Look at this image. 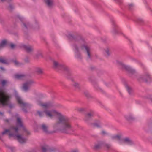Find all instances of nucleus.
Returning <instances> with one entry per match:
<instances>
[{"label": "nucleus", "mask_w": 152, "mask_h": 152, "mask_svg": "<svg viewBox=\"0 0 152 152\" xmlns=\"http://www.w3.org/2000/svg\"><path fill=\"white\" fill-rule=\"evenodd\" d=\"M45 116L52 119L56 116L58 117V120L54 125V127L61 132L69 133L68 130L72 129V127L70 120L68 118L56 110H45Z\"/></svg>", "instance_id": "f257e3e1"}, {"label": "nucleus", "mask_w": 152, "mask_h": 152, "mask_svg": "<svg viewBox=\"0 0 152 152\" xmlns=\"http://www.w3.org/2000/svg\"><path fill=\"white\" fill-rule=\"evenodd\" d=\"M69 39L72 41L77 42L80 45V48L76 44L73 45V47L75 51V57L79 59L82 58L80 50L83 51L87 55L88 58L90 59L92 56V50L88 44L81 37L78 36H75L72 34H69Z\"/></svg>", "instance_id": "f03ea898"}, {"label": "nucleus", "mask_w": 152, "mask_h": 152, "mask_svg": "<svg viewBox=\"0 0 152 152\" xmlns=\"http://www.w3.org/2000/svg\"><path fill=\"white\" fill-rule=\"evenodd\" d=\"M16 125V127L12 126L9 129L5 130L0 134V139H1L3 135L9 133L10 137H13L16 139L20 143L23 144L26 143L27 141V139L23 137L22 135L17 134L18 128L20 127H22L25 134H29L30 132L23 126L21 119L20 117H18L17 118Z\"/></svg>", "instance_id": "7ed1b4c3"}, {"label": "nucleus", "mask_w": 152, "mask_h": 152, "mask_svg": "<svg viewBox=\"0 0 152 152\" xmlns=\"http://www.w3.org/2000/svg\"><path fill=\"white\" fill-rule=\"evenodd\" d=\"M11 96L2 90H0V104L3 106L9 105L10 107H13V105H10Z\"/></svg>", "instance_id": "20e7f679"}, {"label": "nucleus", "mask_w": 152, "mask_h": 152, "mask_svg": "<svg viewBox=\"0 0 152 152\" xmlns=\"http://www.w3.org/2000/svg\"><path fill=\"white\" fill-rule=\"evenodd\" d=\"M138 80L140 82H149L151 81V78L150 75L148 73H146L145 75L139 76Z\"/></svg>", "instance_id": "39448f33"}, {"label": "nucleus", "mask_w": 152, "mask_h": 152, "mask_svg": "<svg viewBox=\"0 0 152 152\" xmlns=\"http://www.w3.org/2000/svg\"><path fill=\"white\" fill-rule=\"evenodd\" d=\"M53 67L56 69H63L64 70L68 71L69 68L65 65L59 64L56 61L53 62Z\"/></svg>", "instance_id": "423d86ee"}, {"label": "nucleus", "mask_w": 152, "mask_h": 152, "mask_svg": "<svg viewBox=\"0 0 152 152\" xmlns=\"http://www.w3.org/2000/svg\"><path fill=\"white\" fill-rule=\"evenodd\" d=\"M116 63L118 65L121 66L122 67L125 69L129 72L133 74L135 72V70L131 68L129 66L124 65L121 61H116Z\"/></svg>", "instance_id": "0eeeda50"}, {"label": "nucleus", "mask_w": 152, "mask_h": 152, "mask_svg": "<svg viewBox=\"0 0 152 152\" xmlns=\"http://www.w3.org/2000/svg\"><path fill=\"white\" fill-rule=\"evenodd\" d=\"M34 83V81L32 80L27 81L23 84L22 86L23 89L25 91H27Z\"/></svg>", "instance_id": "6e6552de"}, {"label": "nucleus", "mask_w": 152, "mask_h": 152, "mask_svg": "<svg viewBox=\"0 0 152 152\" xmlns=\"http://www.w3.org/2000/svg\"><path fill=\"white\" fill-rule=\"evenodd\" d=\"M37 104L44 108H50L54 106V104L53 102H49L46 103H42L40 102H38Z\"/></svg>", "instance_id": "1a4fd4ad"}, {"label": "nucleus", "mask_w": 152, "mask_h": 152, "mask_svg": "<svg viewBox=\"0 0 152 152\" xmlns=\"http://www.w3.org/2000/svg\"><path fill=\"white\" fill-rule=\"evenodd\" d=\"M20 46L21 48L24 49L26 51L29 53L32 52L34 50L33 47L30 45H26L23 44H21Z\"/></svg>", "instance_id": "9d476101"}, {"label": "nucleus", "mask_w": 152, "mask_h": 152, "mask_svg": "<svg viewBox=\"0 0 152 152\" xmlns=\"http://www.w3.org/2000/svg\"><path fill=\"white\" fill-rule=\"evenodd\" d=\"M16 98L18 104H19L21 107H25L27 108L28 107V104L27 103L24 102L18 95H16Z\"/></svg>", "instance_id": "9b49d317"}, {"label": "nucleus", "mask_w": 152, "mask_h": 152, "mask_svg": "<svg viewBox=\"0 0 152 152\" xmlns=\"http://www.w3.org/2000/svg\"><path fill=\"white\" fill-rule=\"evenodd\" d=\"M44 1L49 8L52 7L53 5V0H45Z\"/></svg>", "instance_id": "f8f14e48"}, {"label": "nucleus", "mask_w": 152, "mask_h": 152, "mask_svg": "<svg viewBox=\"0 0 152 152\" xmlns=\"http://www.w3.org/2000/svg\"><path fill=\"white\" fill-rule=\"evenodd\" d=\"M41 128L44 132L45 133L48 132V126L47 125L44 124H42L41 126Z\"/></svg>", "instance_id": "ddd939ff"}, {"label": "nucleus", "mask_w": 152, "mask_h": 152, "mask_svg": "<svg viewBox=\"0 0 152 152\" xmlns=\"http://www.w3.org/2000/svg\"><path fill=\"white\" fill-rule=\"evenodd\" d=\"M94 115V113L93 111H91L88 113L86 116V120L87 121L91 117H93Z\"/></svg>", "instance_id": "4468645a"}, {"label": "nucleus", "mask_w": 152, "mask_h": 152, "mask_svg": "<svg viewBox=\"0 0 152 152\" xmlns=\"http://www.w3.org/2000/svg\"><path fill=\"white\" fill-rule=\"evenodd\" d=\"M25 77V76L23 74H17L15 75L14 77L15 78L23 80Z\"/></svg>", "instance_id": "2eb2a0df"}, {"label": "nucleus", "mask_w": 152, "mask_h": 152, "mask_svg": "<svg viewBox=\"0 0 152 152\" xmlns=\"http://www.w3.org/2000/svg\"><path fill=\"white\" fill-rule=\"evenodd\" d=\"M126 88L129 94L131 95H133V91L132 88L128 86H126Z\"/></svg>", "instance_id": "dca6fc26"}, {"label": "nucleus", "mask_w": 152, "mask_h": 152, "mask_svg": "<svg viewBox=\"0 0 152 152\" xmlns=\"http://www.w3.org/2000/svg\"><path fill=\"white\" fill-rule=\"evenodd\" d=\"M124 117L128 121H130L134 119V118L132 115L131 114L126 115Z\"/></svg>", "instance_id": "f3484780"}, {"label": "nucleus", "mask_w": 152, "mask_h": 152, "mask_svg": "<svg viewBox=\"0 0 152 152\" xmlns=\"http://www.w3.org/2000/svg\"><path fill=\"white\" fill-rule=\"evenodd\" d=\"M35 72L39 75L42 74L43 72V70L40 67H36L35 69Z\"/></svg>", "instance_id": "a211bd4d"}, {"label": "nucleus", "mask_w": 152, "mask_h": 152, "mask_svg": "<svg viewBox=\"0 0 152 152\" xmlns=\"http://www.w3.org/2000/svg\"><path fill=\"white\" fill-rule=\"evenodd\" d=\"M124 142H126L127 144L128 145H131L133 143V142L129 138H126L123 140Z\"/></svg>", "instance_id": "6ab92c4d"}, {"label": "nucleus", "mask_w": 152, "mask_h": 152, "mask_svg": "<svg viewBox=\"0 0 152 152\" xmlns=\"http://www.w3.org/2000/svg\"><path fill=\"white\" fill-rule=\"evenodd\" d=\"M93 85H94V87L98 91L103 92V91L100 88H99L98 85V84L96 83L95 82H94L93 83Z\"/></svg>", "instance_id": "aec40b11"}, {"label": "nucleus", "mask_w": 152, "mask_h": 152, "mask_svg": "<svg viewBox=\"0 0 152 152\" xmlns=\"http://www.w3.org/2000/svg\"><path fill=\"white\" fill-rule=\"evenodd\" d=\"M121 135L117 134L115 135L112 136L111 138L112 139H116L118 140H120L121 139Z\"/></svg>", "instance_id": "412c9836"}, {"label": "nucleus", "mask_w": 152, "mask_h": 152, "mask_svg": "<svg viewBox=\"0 0 152 152\" xmlns=\"http://www.w3.org/2000/svg\"><path fill=\"white\" fill-rule=\"evenodd\" d=\"M23 26L25 28H31L29 23L28 22H26V23H23Z\"/></svg>", "instance_id": "4be33fe9"}, {"label": "nucleus", "mask_w": 152, "mask_h": 152, "mask_svg": "<svg viewBox=\"0 0 152 152\" xmlns=\"http://www.w3.org/2000/svg\"><path fill=\"white\" fill-rule=\"evenodd\" d=\"M37 113L39 116L40 117H43L45 115V110L43 111H40L38 110L37 112Z\"/></svg>", "instance_id": "5701e85b"}, {"label": "nucleus", "mask_w": 152, "mask_h": 152, "mask_svg": "<svg viewBox=\"0 0 152 152\" xmlns=\"http://www.w3.org/2000/svg\"><path fill=\"white\" fill-rule=\"evenodd\" d=\"M6 41L5 40H2L0 44V49L4 47L6 45Z\"/></svg>", "instance_id": "b1692460"}, {"label": "nucleus", "mask_w": 152, "mask_h": 152, "mask_svg": "<svg viewBox=\"0 0 152 152\" xmlns=\"http://www.w3.org/2000/svg\"><path fill=\"white\" fill-rule=\"evenodd\" d=\"M42 54L41 51H38L37 52L35 55V58H38L39 57L42 56Z\"/></svg>", "instance_id": "393cba45"}, {"label": "nucleus", "mask_w": 152, "mask_h": 152, "mask_svg": "<svg viewBox=\"0 0 152 152\" xmlns=\"http://www.w3.org/2000/svg\"><path fill=\"white\" fill-rule=\"evenodd\" d=\"M0 63L4 64H7L8 63V61L7 60L4 58L0 57Z\"/></svg>", "instance_id": "a878e982"}, {"label": "nucleus", "mask_w": 152, "mask_h": 152, "mask_svg": "<svg viewBox=\"0 0 152 152\" xmlns=\"http://www.w3.org/2000/svg\"><path fill=\"white\" fill-rule=\"evenodd\" d=\"M91 126L93 127L99 128L101 126V124L100 123L92 124H91Z\"/></svg>", "instance_id": "bb28decb"}, {"label": "nucleus", "mask_w": 152, "mask_h": 152, "mask_svg": "<svg viewBox=\"0 0 152 152\" xmlns=\"http://www.w3.org/2000/svg\"><path fill=\"white\" fill-rule=\"evenodd\" d=\"M104 50L105 53L108 56H109L111 52L109 48H106Z\"/></svg>", "instance_id": "cd10ccee"}, {"label": "nucleus", "mask_w": 152, "mask_h": 152, "mask_svg": "<svg viewBox=\"0 0 152 152\" xmlns=\"http://www.w3.org/2000/svg\"><path fill=\"white\" fill-rule=\"evenodd\" d=\"M13 62L17 66H20L22 64L21 63L19 62L17 60L14 61Z\"/></svg>", "instance_id": "c85d7f7f"}, {"label": "nucleus", "mask_w": 152, "mask_h": 152, "mask_svg": "<svg viewBox=\"0 0 152 152\" xmlns=\"http://www.w3.org/2000/svg\"><path fill=\"white\" fill-rule=\"evenodd\" d=\"M84 95L88 98H89L90 97V95L88 91H85L84 92Z\"/></svg>", "instance_id": "c756f323"}, {"label": "nucleus", "mask_w": 152, "mask_h": 152, "mask_svg": "<svg viewBox=\"0 0 152 152\" xmlns=\"http://www.w3.org/2000/svg\"><path fill=\"white\" fill-rule=\"evenodd\" d=\"M100 134L101 135L103 136L105 135L108 134L107 132L104 130H102L101 131Z\"/></svg>", "instance_id": "7c9ffc66"}, {"label": "nucleus", "mask_w": 152, "mask_h": 152, "mask_svg": "<svg viewBox=\"0 0 152 152\" xmlns=\"http://www.w3.org/2000/svg\"><path fill=\"white\" fill-rule=\"evenodd\" d=\"M7 83V81L5 80H3L1 81V84L3 86H4Z\"/></svg>", "instance_id": "2f4dec72"}, {"label": "nucleus", "mask_w": 152, "mask_h": 152, "mask_svg": "<svg viewBox=\"0 0 152 152\" xmlns=\"http://www.w3.org/2000/svg\"><path fill=\"white\" fill-rule=\"evenodd\" d=\"M73 85L76 88H78L79 87V84L76 82H74Z\"/></svg>", "instance_id": "473e14b6"}, {"label": "nucleus", "mask_w": 152, "mask_h": 152, "mask_svg": "<svg viewBox=\"0 0 152 152\" xmlns=\"http://www.w3.org/2000/svg\"><path fill=\"white\" fill-rule=\"evenodd\" d=\"M104 146L107 149L110 148L111 146V145L109 144H106L104 145Z\"/></svg>", "instance_id": "72a5a7b5"}, {"label": "nucleus", "mask_w": 152, "mask_h": 152, "mask_svg": "<svg viewBox=\"0 0 152 152\" xmlns=\"http://www.w3.org/2000/svg\"><path fill=\"white\" fill-rule=\"evenodd\" d=\"M101 145L100 144L98 143L96 144L95 146V148L96 149H98L100 147Z\"/></svg>", "instance_id": "f704fd0d"}, {"label": "nucleus", "mask_w": 152, "mask_h": 152, "mask_svg": "<svg viewBox=\"0 0 152 152\" xmlns=\"http://www.w3.org/2000/svg\"><path fill=\"white\" fill-rule=\"evenodd\" d=\"M10 47L12 49H13L14 48L15 46V45L13 44H11L10 45Z\"/></svg>", "instance_id": "c9c22d12"}, {"label": "nucleus", "mask_w": 152, "mask_h": 152, "mask_svg": "<svg viewBox=\"0 0 152 152\" xmlns=\"http://www.w3.org/2000/svg\"><path fill=\"white\" fill-rule=\"evenodd\" d=\"M143 20L141 19H138L137 20V22L138 23H142L143 22Z\"/></svg>", "instance_id": "e433bc0d"}, {"label": "nucleus", "mask_w": 152, "mask_h": 152, "mask_svg": "<svg viewBox=\"0 0 152 152\" xmlns=\"http://www.w3.org/2000/svg\"><path fill=\"white\" fill-rule=\"evenodd\" d=\"M42 150L43 152H45L46 151V148L44 147L42 148Z\"/></svg>", "instance_id": "4c0bfd02"}, {"label": "nucleus", "mask_w": 152, "mask_h": 152, "mask_svg": "<svg viewBox=\"0 0 152 152\" xmlns=\"http://www.w3.org/2000/svg\"><path fill=\"white\" fill-rule=\"evenodd\" d=\"M134 5L132 4H129V7L130 8H131Z\"/></svg>", "instance_id": "58836bf2"}, {"label": "nucleus", "mask_w": 152, "mask_h": 152, "mask_svg": "<svg viewBox=\"0 0 152 152\" xmlns=\"http://www.w3.org/2000/svg\"><path fill=\"white\" fill-rule=\"evenodd\" d=\"M113 32L114 34H115L116 32V30L115 29H114L113 31Z\"/></svg>", "instance_id": "ea45409f"}, {"label": "nucleus", "mask_w": 152, "mask_h": 152, "mask_svg": "<svg viewBox=\"0 0 152 152\" xmlns=\"http://www.w3.org/2000/svg\"><path fill=\"white\" fill-rule=\"evenodd\" d=\"M9 7L10 9H12L13 8V6L12 5H10L9 6Z\"/></svg>", "instance_id": "a19ab883"}, {"label": "nucleus", "mask_w": 152, "mask_h": 152, "mask_svg": "<svg viewBox=\"0 0 152 152\" xmlns=\"http://www.w3.org/2000/svg\"><path fill=\"white\" fill-rule=\"evenodd\" d=\"M0 69L2 70H4V68H3L2 67H0Z\"/></svg>", "instance_id": "79ce46f5"}, {"label": "nucleus", "mask_w": 152, "mask_h": 152, "mask_svg": "<svg viewBox=\"0 0 152 152\" xmlns=\"http://www.w3.org/2000/svg\"><path fill=\"white\" fill-rule=\"evenodd\" d=\"M6 0H1V1L2 2H4L6 1Z\"/></svg>", "instance_id": "37998d69"}, {"label": "nucleus", "mask_w": 152, "mask_h": 152, "mask_svg": "<svg viewBox=\"0 0 152 152\" xmlns=\"http://www.w3.org/2000/svg\"><path fill=\"white\" fill-rule=\"evenodd\" d=\"M72 152H78L76 150H74Z\"/></svg>", "instance_id": "c03bdc74"}, {"label": "nucleus", "mask_w": 152, "mask_h": 152, "mask_svg": "<svg viewBox=\"0 0 152 152\" xmlns=\"http://www.w3.org/2000/svg\"><path fill=\"white\" fill-rule=\"evenodd\" d=\"M20 20H21V21H22V19H23V18H21V17H20Z\"/></svg>", "instance_id": "a18cd8bd"}, {"label": "nucleus", "mask_w": 152, "mask_h": 152, "mask_svg": "<svg viewBox=\"0 0 152 152\" xmlns=\"http://www.w3.org/2000/svg\"><path fill=\"white\" fill-rule=\"evenodd\" d=\"M3 113H1V112H0V115H3Z\"/></svg>", "instance_id": "49530a36"}, {"label": "nucleus", "mask_w": 152, "mask_h": 152, "mask_svg": "<svg viewBox=\"0 0 152 152\" xmlns=\"http://www.w3.org/2000/svg\"><path fill=\"white\" fill-rule=\"evenodd\" d=\"M23 111H25V112H26V111H25V110H24V108H23Z\"/></svg>", "instance_id": "de8ad7c7"}, {"label": "nucleus", "mask_w": 152, "mask_h": 152, "mask_svg": "<svg viewBox=\"0 0 152 152\" xmlns=\"http://www.w3.org/2000/svg\"><path fill=\"white\" fill-rule=\"evenodd\" d=\"M6 121L7 122H8L9 121V120H6Z\"/></svg>", "instance_id": "09e8293b"}, {"label": "nucleus", "mask_w": 152, "mask_h": 152, "mask_svg": "<svg viewBox=\"0 0 152 152\" xmlns=\"http://www.w3.org/2000/svg\"><path fill=\"white\" fill-rule=\"evenodd\" d=\"M36 26H38V24H36Z\"/></svg>", "instance_id": "8fccbe9b"}, {"label": "nucleus", "mask_w": 152, "mask_h": 152, "mask_svg": "<svg viewBox=\"0 0 152 152\" xmlns=\"http://www.w3.org/2000/svg\"><path fill=\"white\" fill-rule=\"evenodd\" d=\"M12 0H9V1H12Z\"/></svg>", "instance_id": "3c124183"}, {"label": "nucleus", "mask_w": 152, "mask_h": 152, "mask_svg": "<svg viewBox=\"0 0 152 152\" xmlns=\"http://www.w3.org/2000/svg\"><path fill=\"white\" fill-rule=\"evenodd\" d=\"M27 62H28V61H26Z\"/></svg>", "instance_id": "603ef678"}]
</instances>
